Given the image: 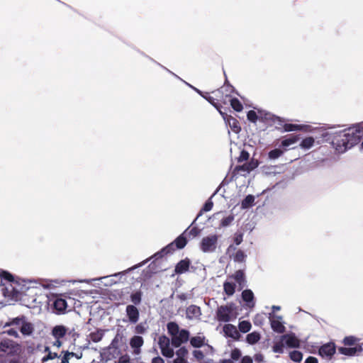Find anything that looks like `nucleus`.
I'll list each match as a JSON object with an SVG mask.
<instances>
[{
    "label": "nucleus",
    "mask_w": 363,
    "mask_h": 363,
    "mask_svg": "<svg viewBox=\"0 0 363 363\" xmlns=\"http://www.w3.org/2000/svg\"><path fill=\"white\" fill-rule=\"evenodd\" d=\"M322 137L326 142H330L337 152L344 153L358 144L362 135L358 129L350 127L339 131L330 128L322 133Z\"/></svg>",
    "instance_id": "nucleus-1"
},
{
    "label": "nucleus",
    "mask_w": 363,
    "mask_h": 363,
    "mask_svg": "<svg viewBox=\"0 0 363 363\" xmlns=\"http://www.w3.org/2000/svg\"><path fill=\"white\" fill-rule=\"evenodd\" d=\"M167 330L171 339L164 335H161L158 339V345L164 357L172 358L174 354L172 347H179L182 344L188 342L190 333L188 330L180 329L179 325L173 321L167 324Z\"/></svg>",
    "instance_id": "nucleus-2"
},
{
    "label": "nucleus",
    "mask_w": 363,
    "mask_h": 363,
    "mask_svg": "<svg viewBox=\"0 0 363 363\" xmlns=\"http://www.w3.org/2000/svg\"><path fill=\"white\" fill-rule=\"evenodd\" d=\"M127 345L122 342V337L116 335L111 345L103 349L101 352V361L108 362L112 359L118 357L122 354V350H125Z\"/></svg>",
    "instance_id": "nucleus-3"
},
{
    "label": "nucleus",
    "mask_w": 363,
    "mask_h": 363,
    "mask_svg": "<svg viewBox=\"0 0 363 363\" xmlns=\"http://www.w3.org/2000/svg\"><path fill=\"white\" fill-rule=\"evenodd\" d=\"M174 251H175V247H174V243H169V245H167V246L163 247L161 250H160V251L157 252L156 253H155L150 258H148V259L141 262L140 263H139L138 264L134 265L132 267H130L129 269H128V272H132V271H133L135 269H138V268H139L140 267H143L148 261H150L151 259H154V261L155 260H158V259H161L162 257H163L164 255H168V254H172Z\"/></svg>",
    "instance_id": "nucleus-4"
},
{
    "label": "nucleus",
    "mask_w": 363,
    "mask_h": 363,
    "mask_svg": "<svg viewBox=\"0 0 363 363\" xmlns=\"http://www.w3.org/2000/svg\"><path fill=\"white\" fill-rule=\"evenodd\" d=\"M218 236L217 235H210L203 237L200 242V250L204 253H212L216 250Z\"/></svg>",
    "instance_id": "nucleus-5"
},
{
    "label": "nucleus",
    "mask_w": 363,
    "mask_h": 363,
    "mask_svg": "<svg viewBox=\"0 0 363 363\" xmlns=\"http://www.w3.org/2000/svg\"><path fill=\"white\" fill-rule=\"evenodd\" d=\"M234 309V304L230 303L226 306H220L216 311V318L219 322L227 323L230 320L232 313Z\"/></svg>",
    "instance_id": "nucleus-6"
},
{
    "label": "nucleus",
    "mask_w": 363,
    "mask_h": 363,
    "mask_svg": "<svg viewBox=\"0 0 363 363\" xmlns=\"http://www.w3.org/2000/svg\"><path fill=\"white\" fill-rule=\"evenodd\" d=\"M260 116L265 121H272V124L277 129H282L284 125V121L279 116L272 114L271 113L263 112L259 111Z\"/></svg>",
    "instance_id": "nucleus-7"
},
{
    "label": "nucleus",
    "mask_w": 363,
    "mask_h": 363,
    "mask_svg": "<svg viewBox=\"0 0 363 363\" xmlns=\"http://www.w3.org/2000/svg\"><path fill=\"white\" fill-rule=\"evenodd\" d=\"M336 347L334 342H328L319 348L318 354L323 358L330 359L335 354Z\"/></svg>",
    "instance_id": "nucleus-8"
},
{
    "label": "nucleus",
    "mask_w": 363,
    "mask_h": 363,
    "mask_svg": "<svg viewBox=\"0 0 363 363\" xmlns=\"http://www.w3.org/2000/svg\"><path fill=\"white\" fill-rule=\"evenodd\" d=\"M272 330L278 333H283L285 331V327L281 321L282 317L273 313H269V316Z\"/></svg>",
    "instance_id": "nucleus-9"
},
{
    "label": "nucleus",
    "mask_w": 363,
    "mask_h": 363,
    "mask_svg": "<svg viewBox=\"0 0 363 363\" xmlns=\"http://www.w3.org/2000/svg\"><path fill=\"white\" fill-rule=\"evenodd\" d=\"M338 352L345 356L353 357L361 354L363 352V347L362 345L359 344L352 347H341L338 348Z\"/></svg>",
    "instance_id": "nucleus-10"
},
{
    "label": "nucleus",
    "mask_w": 363,
    "mask_h": 363,
    "mask_svg": "<svg viewBox=\"0 0 363 363\" xmlns=\"http://www.w3.org/2000/svg\"><path fill=\"white\" fill-rule=\"evenodd\" d=\"M126 315L128 318V321L132 323H136L140 317L139 310L134 305H128L125 308Z\"/></svg>",
    "instance_id": "nucleus-11"
},
{
    "label": "nucleus",
    "mask_w": 363,
    "mask_h": 363,
    "mask_svg": "<svg viewBox=\"0 0 363 363\" xmlns=\"http://www.w3.org/2000/svg\"><path fill=\"white\" fill-rule=\"evenodd\" d=\"M144 343L143 338L139 335L133 336L130 340V345L133 349V354L139 355L140 354V347Z\"/></svg>",
    "instance_id": "nucleus-12"
},
{
    "label": "nucleus",
    "mask_w": 363,
    "mask_h": 363,
    "mask_svg": "<svg viewBox=\"0 0 363 363\" xmlns=\"http://www.w3.org/2000/svg\"><path fill=\"white\" fill-rule=\"evenodd\" d=\"M282 340H285V344L291 348H298L300 347L299 340L296 337L295 334H286L282 336Z\"/></svg>",
    "instance_id": "nucleus-13"
},
{
    "label": "nucleus",
    "mask_w": 363,
    "mask_h": 363,
    "mask_svg": "<svg viewBox=\"0 0 363 363\" xmlns=\"http://www.w3.org/2000/svg\"><path fill=\"white\" fill-rule=\"evenodd\" d=\"M241 296L248 308H253L255 306V296L252 290L245 289L242 291Z\"/></svg>",
    "instance_id": "nucleus-14"
},
{
    "label": "nucleus",
    "mask_w": 363,
    "mask_h": 363,
    "mask_svg": "<svg viewBox=\"0 0 363 363\" xmlns=\"http://www.w3.org/2000/svg\"><path fill=\"white\" fill-rule=\"evenodd\" d=\"M201 315L200 307L196 305L189 306L186 311V318L189 320L198 318Z\"/></svg>",
    "instance_id": "nucleus-15"
},
{
    "label": "nucleus",
    "mask_w": 363,
    "mask_h": 363,
    "mask_svg": "<svg viewBox=\"0 0 363 363\" xmlns=\"http://www.w3.org/2000/svg\"><path fill=\"white\" fill-rule=\"evenodd\" d=\"M129 272L128 269L125 271L124 272H118L115 273L111 275L105 276L101 278H99V279H104L106 281L104 282V285L106 286H112L113 284H115L118 282V281L116 279L117 277H121L125 273Z\"/></svg>",
    "instance_id": "nucleus-16"
},
{
    "label": "nucleus",
    "mask_w": 363,
    "mask_h": 363,
    "mask_svg": "<svg viewBox=\"0 0 363 363\" xmlns=\"http://www.w3.org/2000/svg\"><path fill=\"white\" fill-rule=\"evenodd\" d=\"M190 265V261L188 259H184L179 261L174 269V272L177 274L185 273L189 270Z\"/></svg>",
    "instance_id": "nucleus-17"
},
{
    "label": "nucleus",
    "mask_w": 363,
    "mask_h": 363,
    "mask_svg": "<svg viewBox=\"0 0 363 363\" xmlns=\"http://www.w3.org/2000/svg\"><path fill=\"white\" fill-rule=\"evenodd\" d=\"M53 307L57 313H63L66 311L67 303L65 299L57 298L53 302Z\"/></svg>",
    "instance_id": "nucleus-18"
},
{
    "label": "nucleus",
    "mask_w": 363,
    "mask_h": 363,
    "mask_svg": "<svg viewBox=\"0 0 363 363\" xmlns=\"http://www.w3.org/2000/svg\"><path fill=\"white\" fill-rule=\"evenodd\" d=\"M223 332L226 336L233 339H238L240 335L236 327L231 324L225 325L223 327Z\"/></svg>",
    "instance_id": "nucleus-19"
},
{
    "label": "nucleus",
    "mask_w": 363,
    "mask_h": 363,
    "mask_svg": "<svg viewBox=\"0 0 363 363\" xmlns=\"http://www.w3.org/2000/svg\"><path fill=\"white\" fill-rule=\"evenodd\" d=\"M26 320L27 318L24 315L11 318L8 322L5 323L4 328L16 325L20 329V327H21V325L24 324V322Z\"/></svg>",
    "instance_id": "nucleus-20"
},
{
    "label": "nucleus",
    "mask_w": 363,
    "mask_h": 363,
    "mask_svg": "<svg viewBox=\"0 0 363 363\" xmlns=\"http://www.w3.org/2000/svg\"><path fill=\"white\" fill-rule=\"evenodd\" d=\"M223 184V182L221 183V184L217 188V189L215 191V192L213 194V195L211 196V198L209 199H208L206 203H204L203 208H201V211L199 213V214L197 215V218H199V216H201L202 215V212L204 211V212H207V211H209L212 209L213 208V201H211V198L215 196L221 189V185Z\"/></svg>",
    "instance_id": "nucleus-21"
},
{
    "label": "nucleus",
    "mask_w": 363,
    "mask_h": 363,
    "mask_svg": "<svg viewBox=\"0 0 363 363\" xmlns=\"http://www.w3.org/2000/svg\"><path fill=\"white\" fill-rule=\"evenodd\" d=\"M223 118L226 120L228 125L230 129L235 133H239L241 130L239 121L232 116H228V118L223 116Z\"/></svg>",
    "instance_id": "nucleus-22"
},
{
    "label": "nucleus",
    "mask_w": 363,
    "mask_h": 363,
    "mask_svg": "<svg viewBox=\"0 0 363 363\" xmlns=\"http://www.w3.org/2000/svg\"><path fill=\"white\" fill-rule=\"evenodd\" d=\"M197 219L198 218L196 217L191 223V224L184 231V234L188 235L189 238H196L201 233V230L196 226H194L191 228V227L195 223Z\"/></svg>",
    "instance_id": "nucleus-23"
},
{
    "label": "nucleus",
    "mask_w": 363,
    "mask_h": 363,
    "mask_svg": "<svg viewBox=\"0 0 363 363\" xmlns=\"http://www.w3.org/2000/svg\"><path fill=\"white\" fill-rule=\"evenodd\" d=\"M67 332L65 326L60 325L55 326L52 330V335L55 339H60L63 337Z\"/></svg>",
    "instance_id": "nucleus-24"
},
{
    "label": "nucleus",
    "mask_w": 363,
    "mask_h": 363,
    "mask_svg": "<svg viewBox=\"0 0 363 363\" xmlns=\"http://www.w3.org/2000/svg\"><path fill=\"white\" fill-rule=\"evenodd\" d=\"M20 332L24 336H30L34 332V325L28 320L20 327Z\"/></svg>",
    "instance_id": "nucleus-25"
},
{
    "label": "nucleus",
    "mask_w": 363,
    "mask_h": 363,
    "mask_svg": "<svg viewBox=\"0 0 363 363\" xmlns=\"http://www.w3.org/2000/svg\"><path fill=\"white\" fill-rule=\"evenodd\" d=\"M186 235L183 232L180 235H179L174 241L172 242L171 243H174V247L176 249H183L187 244V240L185 236Z\"/></svg>",
    "instance_id": "nucleus-26"
},
{
    "label": "nucleus",
    "mask_w": 363,
    "mask_h": 363,
    "mask_svg": "<svg viewBox=\"0 0 363 363\" xmlns=\"http://www.w3.org/2000/svg\"><path fill=\"white\" fill-rule=\"evenodd\" d=\"M189 340L192 347L200 348L205 345L206 337L203 335H197L192 337Z\"/></svg>",
    "instance_id": "nucleus-27"
},
{
    "label": "nucleus",
    "mask_w": 363,
    "mask_h": 363,
    "mask_svg": "<svg viewBox=\"0 0 363 363\" xmlns=\"http://www.w3.org/2000/svg\"><path fill=\"white\" fill-rule=\"evenodd\" d=\"M234 279L239 284L240 289L246 285V279L243 270H238L233 275Z\"/></svg>",
    "instance_id": "nucleus-28"
},
{
    "label": "nucleus",
    "mask_w": 363,
    "mask_h": 363,
    "mask_svg": "<svg viewBox=\"0 0 363 363\" xmlns=\"http://www.w3.org/2000/svg\"><path fill=\"white\" fill-rule=\"evenodd\" d=\"M255 196L249 194L242 200L241 203V208L242 209H247L253 206Z\"/></svg>",
    "instance_id": "nucleus-29"
},
{
    "label": "nucleus",
    "mask_w": 363,
    "mask_h": 363,
    "mask_svg": "<svg viewBox=\"0 0 363 363\" xmlns=\"http://www.w3.org/2000/svg\"><path fill=\"white\" fill-rule=\"evenodd\" d=\"M315 140L313 137H307L304 138L300 143V147L304 150H308L313 146Z\"/></svg>",
    "instance_id": "nucleus-30"
},
{
    "label": "nucleus",
    "mask_w": 363,
    "mask_h": 363,
    "mask_svg": "<svg viewBox=\"0 0 363 363\" xmlns=\"http://www.w3.org/2000/svg\"><path fill=\"white\" fill-rule=\"evenodd\" d=\"M223 289L228 296H232L235 291V284L232 282L225 281L223 284Z\"/></svg>",
    "instance_id": "nucleus-31"
},
{
    "label": "nucleus",
    "mask_w": 363,
    "mask_h": 363,
    "mask_svg": "<svg viewBox=\"0 0 363 363\" xmlns=\"http://www.w3.org/2000/svg\"><path fill=\"white\" fill-rule=\"evenodd\" d=\"M143 294L140 291H137L130 295V301L133 305L137 306L141 303Z\"/></svg>",
    "instance_id": "nucleus-32"
},
{
    "label": "nucleus",
    "mask_w": 363,
    "mask_h": 363,
    "mask_svg": "<svg viewBox=\"0 0 363 363\" xmlns=\"http://www.w3.org/2000/svg\"><path fill=\"white\" fill-rule=\"evenodd\" d=\"M298 140V138L296 135H291L289 138L283 140L281 143V147H288L290 145L296 143Z\"/></svg>",
    "instance_id": "nucleus-33"
},
{
    "label": "nucleus",
    "mask_w": 363,
    "mask_h": 363,
    "mask_svg": "<svg viewBox=\"0 0 363 363\" xmlns=\"http://www.w3.org/2000/svg\"><path fill=\"white\" fill-rule=\"evenodd\" d=\"M260 339L259 333L252 332L247 335L246 340L249 344L253 345L257 343Z\"/></svg>",
    "instance_id": "nucleus-34"
},
{
    "label": "nucleus",
    "mask_w": 363,
    "mask_h": 363,
    "mask_svg": "<svg viewBox=\"0 0 363 363\" xmlns=\"http://www.w3.org/2000/svg\"><path fill=\"white\" fill-rule=\"evenodd\" d=\"M284 153V151L281 150L280 148H276L274 150H272L268 153V158L271 160H275L277 158H279L280 156H281Z\"/></svg>",
    "instance_id": "nucleus-35"
},
{
    "label": "nucleus",
    "mask_w": 363,
    "mask_h": 363,
    "mask_svg": "<svg viewBox=\"0 0 363 363\" xmlns=\"http://www.w3.org/2000/svg\"><path fill=\"white\" fill-rule=\"evenodd\" d=\"M251 323L247 320H242L239 323L238 328L240 332L246 333L251 329Z\"/></svg>",
    "instance_id": "nucleus-36"
},
{
    "label": "nucleus",
    "mask_w": 363,
    "mask_h": 363,
    "mask_svg": "<svg viewBox=\"0 0 363 363\" xmlns=\"http://www.w3.org/2000/svg\"><path fill=\"white\" fill-rule=\"evenodd\" d=\"M290 359L295 362H300L303 358V354L298 350H294L289 354Z\"/></svg>",
    "instance_id": "nucleus-37"
},
{
    "label": "nucleus",
    "mask_w": 363,
    "mask_h": 363,
    "mask_svg": "<svg viewBox=\"0 0 363 363\" xmlns=\"http://www.w3.org/2000/svg\"><path fill=\"white\" fill-rule=\"evenodd\" d=\"M230 105L237 112L241 111L243 108L242 104L237 98H233L230 100Z\"/></svg>",
    "instance_id": "nucleus-38"
},
{
    "label": "nucleus",
    "mask_w": 363,
    "mask_h": 363,
    "mask_svg": "<svg viewBox=\"0 0 363 363\" xmlns=\"http://www.w3.org/2000/svg\"><path fill=\"white\" fill-rule=\"evenodd\" d=\"M246 257V254L242 250H239L234 256V261L240 263L245 262Z\"/></svg>",
    "instance_id": "nucleus-39"
},
{
    "label": "nucleus",
    "mask_w": 363,
    "mask_h": 363,
    "mask_svg": "<svg viewBox=\"0 0 363 363\" xmlns=\"http://www.w3.org/2000/svg\"><path fill=\"white\" fill-rule=\"evenodd\" d=\"M11 341L9 340H4L0 342V352H8L11 347Z\"/></svg>",
    "instance_id": "nucleus-40"
},
{
    "label": "nucleus",
    "mask_w": 363,
    "mask_h": 363,
    "mask_svg": "<svg viewBox=\"0 0 363 363\" xmlns=\"http://www.w3.org/2000/svg\"><path fill=\"white\" fill-rule=\"evenodd\" d=\"M30 283L32 284H39V285L42 286L43 288L49 289L53 285L51 284V281L44 280V279H39V280H33L30 281Z\"/></svg>",
    "instance_id": "nucleus-41"
},
{
    "label": "nucleus",
    "mask_w": 363,
    "mask_h": 363,
    "mask_svg": "<svg viewBox=\"0 0 363 363\" xmlns=\"http://www.w3.org/2000/svg\"><path fill=\"white\" fill-rule=\"evenodd\" d=\"M177 358L186 359L188 350L185 347H182L175 352Z\"/></svg>",
    "instance_id": "nucleus-42"
},
{
    "label": "nucleus",
    "mask_w": 363,
    "mask_h": 363,
    "mask_svg": "<svg viewBox=\"0 0 363 363\" xmlns=\"http://www.w3.org/2000/svg\"><path fill=\"white\" fill-rule=\"evenodd\" d=\"M283 128L285 132H291L296 130H301V125L291 123H284Z\"/></svg>",
    "instance_id": "nucleus-43"
},
{
    "label": "nucleus",
    "mask_w": 363,
    "mask_h": 363,
    "mask_svg": "<svg viewBox=\"0 0 363 363\" xmlns=\"http://www.w3.org/2000/svg\"><path fill=\"white\" fill-rule=\"evenodd\" d=\"M234 218H235L233 215H229L228 216L223 218L220 221V226H229L231 224V223L234 220Z\"/></svg>",
    "instance_id": "nucleus-44"
},
{
    "label": "nucleus",
    "mask_w": 363,
    "mask_h": 363,
    "mask_svg": "<svg viewBox=\"0 0 363 363\" xmlns=\"http://www.w3.org/2000/svg\"><path fill=\"white\" fill-rule=\"evenodd\" d=\"M356 341H357L356 337H354L353 336H347L343 339L342 342L345 345H348V346L354 345L355 346Z\"/></svg>",
    "instance_id": "nucleus-45"
},
{
    "label": "nucleus",
    "mask_w": 363,
    "mask_h": 363,
    "mask_svg": "<svg viewBox=\"0 0 363 363\" xmlns=\"http://www.w3.org/2000/svg\"><path fill=\"white\" fill-rule=\"evenodd\" d=\"M91 340L94 342H99L103 337V333L101 332L91 333L90 335Z\"/></svg>",
    "instance_id": "nucleus-46"
},
{
    "label": "nucleus",
    "mask_w": 363,
    "mask_h": 363,
    "mask_svg": "<svg viewBox=\"0 0 363 363\" xmlns=\"http://www.w3.org/2000/svg\"><path fill=\"white\" fill-rule=\"evenodd\" d=\"M0 277L9 281H13V276L9 272L2 269L0 270Z\"/></svg>",
    "instance_id": "nucleus-47"
},
{
    "label": "nucleus",
    "mask_w": 363,
    "mask_h": 363,
    "mask_svg": "<svg viewBox=\"0 0 363 363\" xmlns=\"http://www.w3.org/2000/svg\"><path fill=\"white\" fill-rule=\"evenodd\" d=\"M247 118L250 121L255 123L258 118V116L255 111L251 110L247 112Z\"/></svg>",
    "instance_id": "nucleus-48"
},
{
    "label": "nucleus",
    "mask_w": 363,
    "mask_h": 363,
    "mask_svg": "<svg viewBox=\"0 0 363 363\" xmlns=\"http://www.w3.org/2000/svg\"><path fill=\"white\" fill-rule=\"evenodd\" d=\"M192 354L194 357L199 362L203 360L204 358V354L201 350H195L193 351Z\"/></svg>",
    "instance_id": "nucleus-49"
},
{
    "label": "nucleus",
    "mask_w": 363,
    "mask_h": 363,
    "mask_svg": "<svg viewBox=\"0 0 363 363\" xmlns=\"http://www.w3.org/2000/svg\"><path fill=\"white\" fill-rule=\"evenodd\" d=\"M250 164H245L241 166H238L235 167V169L238 171H242L244 172L249 173L250 171L253 170V167H250Z\"/></svg>",
    "instance_id": "nucleus-50"
},
{
    "label": "nucleus",
    "mask_w": 363,
    "mask_h": 363,
    "mask_svg": "<svg viewBox=\"0 0 363 363\" xmlns=\"http://www.w3.org/2000/svg\"><path fill=\"white\" fill-rule=\"evenodd\" d=\"M230 357L233 360H238L241 357V352L239 349L235 348L232 350Z\"/></svg>",
    "instance_id": "nucleus-51"
},
{
    "label": "nucleus",
    "mask_w": 363,
    "mask_h": 363,
    "mask_svg": "<svg viewBox=\"0 0 363 363\" xmlns=\"http://www.w3.org/2000/svg\"><path fill=\"white\" fill-rule=\"evenodd\" d=\"M58 357L57 353L56 352H52L51 351H49V353L43 357L42 361L43 362H47L50 359H53L55 358Z\"/></svg>",
    "instance_id": "nucleus-52"
},
{
    "label": "nucleus",
    "mask_w": 363,
    "mask_h": 363,
    "mask_svg": "<svg viewBox=\"0 0 363 363\" xmlns=\"http://www.w3.org/2000/svg\"><path fill=\"white\" fill-rule=\"evenodd\" d=\"M250 154L246 150H242L238 157V162H242L248 160Z\"/></svg>",
    "instance_id": "nucleus-53"
},
{
    "label": "nucleus",
    "mask_w": 363,
    "mask_h": 363,
    "mask_svg": "<svg viewBox=\"0 0 363 363\" xmlns=\"http://www.w3.org/2000/svg\"><path fill=\"white\" fill-rule=\"evenodd\" d=\"M273 352H274L276 353H279V354L283 353V352H284L283 345L282 344H276L275 345H274Z\"/></svg>",
    "instance_id": "nucleus-54"
},
{
    "label": "nucleus",
    "mask_w": 363,
    "mask_h": 363,
    "mask_svg": "<svg viewBox=\"0 0 363 363\" xmlns=\"http://www.w3.org/2000/svg\"><path fill=\"white\" fill-rule=\"evenodd\" d=\"M9 335L14 337L16 338L19 337L18 331L14 328H11L6 332Z\"/></svg>",
    "instance_id": "nucleus-55"
},
{
    "label": "nucleus",
    "mask_w": 363,
    "mask_h": 363,
    "mask_svg": "<svg viewBox=\"0 0 363 363\" xmlns=\"http://www.w3.org/2000/svg\"><path fill=\"white\" fill-rule=\"evenodd\" d=\"M70 353L68 351L65 352L64 356L62 358L61 363H69Z\"/></svg>",
    "instance_id": "nucleus-56"
},
{
    "label": "nucleus",
    "mask_w": 363,
    "mask_h": 363,
    "mask_svg": "<svg viewBox=\"0 0 363 363\" xmlns=\"http://www.w3.org/2000/svg\"><path fill=\"white\" fill-rule=\"evenodd\" d=\"M118 363H130V358L128 355H122L119 357Z\"/></svg>",
    "instance_id": "nucleus-57"
},
{
    "label": "nucleus",
    "mask_w": 363,
    "mask_h": 363,
    "mask_svg": "<svg viewBox=\"0 0 363 363\" xmlns=\"http://www.w3.org/2000/svg\"><path fill=\"white\" fill-rule=\"evenodd\" d=\"M145 328L142 324H139L135 327V331L137 333L143 334L145 333Z\"/></svg>",
    "instance_id": "nucleus-58"
},
{
    "label": "nucleus",
    "mask_w": 363,
    "mask_h": 363,
    "mask_svg": "<svg viewBox=\"0 0 363 363\" xmlns=\"http://www.w3.org/2000/svg\"><path fill=\"white\" fill-rule=\"evenodd\" d=\"M305 363H318V361L317 358L310 356L305 360Z\"/></svg>",
    "instance_id": "nucleus-59"
},
{
    "label": "nucleus",
    "mask_w": 363,
    "mask_h": 363,
    "mask_svg": "<svg viewBox=\"0 0 363 363\" xmlns=\"http://www.w3.org/2000/svg\"><path fill=\"white\" fill-rule=\"evenodd\" d=\"M241 363H252V359L249 356H245L242 358Z\"/></svg>",
    "instance_id": "nucleus-60"
},
{
    "label": "nucleus",
    "mask_w": 363,
    "mask_h": 363,
    "mask_svg": "<svg viewBox=\"0 0 363 363\" xmlns=\"http://www.w3.org/2000/svg\"><path fill=\"white\" fill-rule=\"evenodd\" d=\"M151 363H164V359L160 357H155L152 359Z\"/></svg>",
    "instance_id": "nucleus-61"
},
{
    "label": "nucleus",
    "mask_w": 363,
    "mask_h": 363,
    "mask_svg": "<svg viewBox=\"0 0 363 363\" xmlns=\"http://www.w3.org/2000/svg\"><path fill=\"white\" fill-rule=\"evenodd\" d=\"M356 129H358L359 131V134L363 136V122L357 124L355 126H353Z\"/></svg>",
    "instance_id": "nucleus-62"
},
{
    "label": "nucleus",
    "mask_w": 363,
    "mask_h": 363,
    "mask_svg": "<svg viewBox=\"0 0 363 363\" xmlns=\"http://www.w3.org/2000/svg\"><path fill=\"white\" fill-rule=\"evenodd\" d=\"M255 360L257 362H262L263 360H264V357L262 354H255Z\"/></svg>",
    "instance_id": "nucleus-63"
},
{
    "label": "nucleus",
    "mask_w": 363,
    "mask_h": 363,
    "mask_svg": "<svg viewBox=\"0 0 363 363\" xmlns=\"http://www.w3.org/2000/svg\"><path fill=\"white\" fill-rule=\"evenodd\" d=\"M172 363H187V359H182L176 357V359L173 360Z\"/></svg>",
    "instance_id": "nucleus-64"
}]
</instances>
